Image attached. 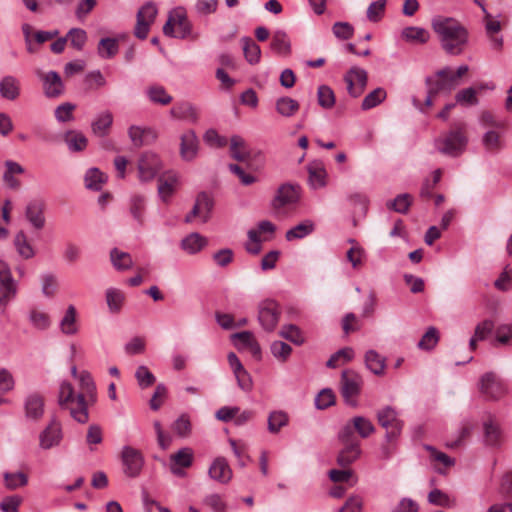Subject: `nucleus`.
I'll return each instance as SVG.
<instances>
[{"instance_id": "2", "label": "nucleus", "mask_w": 512, "mask_h": 512, "mask_svg": "<svg viewBox=\"0 0 512 512\" xmlns=\"http://www.w3.org/2000/svg\"><path fill=\"white\" fill-rule=\"evenodd\" d=\"M434 31L439 35L443 49L453 55L460 54L468 39L467 30L454 18L437 16L432 21Z\"/></svg>"}, {"instance_id": "9", "label": "nucleus", "mask_w": 512, "mask_h": 512, "mask_svg": "<svg viewBox=\"0 0 512 512\" xmlns=\"http://www.w3.org/2000/svg\"><path fill=\"white\" fill-rule=\"evenodd\" d=\"M160 157L151 151L143 152L137 162L138 179L141 182L152 181L162 169Z\"/></svg>"}, {"instance_id": "53", "label": "nucleus", "mask_w": 512, "mask_h": 512, "mask_svg": "<svg viewBox=\"0 0 512 512\" xmlns=\"http://www.w3.org/2000/svg\"><path fill=\"white\" fill-rule=\"evenodd\" d=\"M353 357H354V350L350 347H345V348L337 351L335 354H333L327 361L326 365L329 368H336L345 363H348L349 361H351L353 359Z\"/></svg>"}, {"instance_id": "49", "label": "nucleus", "mask_w": 512, "mask_h": 512, "mask_svg": "<svg viewBox=\"0 0 512 512\" xmlns=\"http://www.w3.org/2000/svg\"><path fill=\"white\" fill-rule=\"evenodd\" d=\"M84 181L88 189L99 191L106 182V176L97 168H91L86 172Z\"/></svg>"}, {"instance_id": "43", "label": "nucleus", "mask_w": 512, "mask_h": 512, "mask_svg": "<svg viewBox=\"0 0 512 512\" xmlns=\"http://www.w3.org/2000/svg\"><path fill=\"white\" fill-rule=\"evenodd\" d=\"M329 478L334 483L346 484L348 487H353L357 482V477L348 467L330 470Z\"/></svg>"}, {"instance_id": "16", "label": "nucleus", "mask_w": 512, "mask_h": 512, "mask_svg": "<svg viewBox=\"0 0 512 512\" xmlns=\"http://www.w3.org/2000/svg\"><path fill=\"white\" fill-rule=\"evenodd\" d=\"M281 311L273 300H264L259 306L258 319L264 330L273 331L280 318Z\"/></svg>"}, {"instance_id": "42", "label": "nucleus", "mask_w": 512, "mask_h": 512, "mask_svg": "<svg viewBox=\"0 0 512 512\" xmlns=\"http://www.w3.org/2000/svg\"><path fill=\"white\" fill-rule=\"evenodd\" d=\"M29 321L38 330H47L51 325V319L47 312L37 307L29 310Z\"/></svg>"}, {"instance_id": "62", "label": "nucleus", "mask_w": 512, "mask_h": 512, "mask_svg": "<svg viewBox=\"0 0 512 512\" xmlns=\"http://www.w3.org/2000/svg\"><path fill=\"white\" fill-rule=\"evenodd\" d=\"M279 334L281 337L296 345H301L304 343L302 332L296 325L289 324L283 326Z\"/></svg>"}, {"instance_id": "64", "label": "nucleus", "mask_w": 512, "mask_h": 512, "mask_svg": "<svg viewBox=\"0 0 512 512\" xmlns=\"http://www.w3.org/2000/svg\"><path fill=\"white\" fill-rule=\"evenodd\" d=\"M135 378L139 384V386L143 389L145 388H148L150 386H152L155 381H156V378L155 376L152 374V372L144 365H141L139 366L137 369H136V372H135Z\"/></svg>"}, {"instance_id": "15", "label": "nucleus", "mask_w": 512, "mask_h": 512, "mask_svg": "<svg viewBox=\"0 0 512 512\" xmlns=\"http://www.w3.org/2000/svg\"><path fill=\"white\" fill-rule=\"evenodd\" d=\"M157 12V7L153 2H147L140 8L137 13V23L135 26V36L137 38L145 39L147 37Z\"/></svg>"}, {"instance_id": "59", "label": "nucleus", "mask_w": 512, "mask_h": 512, "mask_svg": "<svg viewBox=\"0 0 512 512\" xmlns=\"http://www.w3.org/2000/svg\"><path fill=\"white\" fill-rule=\"evenodd\" d=\"M288 424V416L283 411H274L268 417V430L271 433H278L280 429Z\"/></svg>"}, {"instance_id": "17", "label": "nucleus", "mask_w": 512, "mask_h": 512, "mask_svg": "<svg viewBox=\"0 0 512 512\" xmlns=\"http://www.w3.org/2000/svg\"><path fill=\"white\" fill-rule=\"evenodd\" d=\"M213 200L206 193H200L195 201L192 211L186 215L185 222L191 223L198 218L202 223H206L210 219L213 209Z\"/></svg>"}, {"instance_id": "10", "label": "nucleus", "mask_w": 512, "mask_h": 512, "mask_svg": "<svg viewBox=\"0 0 512 512\" xmlns=\"http://www.w3.org/2000/svg\"><path fill=\"white\" fill-rule=\"evenodd\" d=\"M120 459L126 476L136 478L140 475L145 462L140 450L132 446H124L120 453Z\"/></svg>"}, {"instance_id": "28", "label": "nucleus", "mask_w": 512, "mask_h": 512, "mask_svg": "<svg viewBox=\"0 0 512 512\" xmlns=\"http://www.w3.org/2000/svg\"><path fill=\"white\" fill-rule=\"evenodd\" d=\"M45 204L41 200H32L26 207V218L35 229H42L45 225Z\"/></svg>"}, {"instance_id": "63", "label": "nucleus", "mask_w": 512, "mask_h": 512, "mask_svg": "<svg viewBox=\"0 0 512 512\" xmlns=\"http://www.w3.org/2000/svg\"><path fill=\"white\" fill-rule=\"evenodd\" d=\"M386 98V91L382 88H377L369 93L362 102V109L369 110L379 105Z\"/></svg>"}, {"instance_id": "12", "label": "nucleus", "mask_w": 512, "mask_h": 512, "mask_svg": "<svg viewBox=\"0 0 512 512\" xmlns=\"http://www.w3.org/2000/svg\"><path fill=\"white\" fill-rule=\"evenodd\" d=\"M362 386L361 376L352 370H345L341 376V394L349 405L356 404V397L359 395Z\"/></svg>"}, {"instance_id": "47", "label": "nucleus", "mask_w": 512, "mask_h": 512, "mask_svg": "<svg viewBox=\"0 0 512 512\" xmlns=\"http://www.w3.org/2000/svg\"><path fill=\"white\" fill-rule=\"evenodd\" d=\"M430 452V459L433 462L434 468L439 473H444L445 469L454 464V461L445 453L437 451L435 448L427 447Z\"/></svg>"}, {"instance_id": "29", "label": "nucleus", "mask_w": 512, "mask_h": 512, "mask_svg": "<svg viewBox=\"0 0 512 512\" xmlns=\"http://www.w3.org/2000/svg\"><path fill=\"white\" fill-rule=\"evenodd\" d=\"M484 23L486 32L491 40L492 47L496 50H501L503 46L502 37L497 36L502 28V22L492 16L488 11H485Z\"/></svg>"}, {"instance_id": "25", "label": "nucleus", "mask_w": 512, "mask_h": 512, "mask_svg": "<svg viewBox=\"0 0 512 512\" xmlns=\"http://www.w3.org/2000/svg\"><path fill=\"white\" fill-rule=\"evenodd\" d=\"M209 477L221 484L230 482L233 476L231 467L224 457H217L208 470Z\"/></svg>"}, {"instance_id": "40", "label": "nucleus", "mask_w": 512, "mask_h": 512, "mask_svg": "<svg viewBox=\"0 0 512 512\" xmlns=\"http://www.w3.org/2000/svg\"><path fill=\"white\" fill-rule=\"evenodd\" d=\"M271 49L282 56H288L290 54V40L284 31L278 30L274 32L271 41Z\"/></svg>"}, {"instance_id": "51", "label": "nucleus", "mask_w": 512, "mask_h": 512, "mask_svg": "<svg viewBox=\"0 0 512 512\" xmlns=\"http://www.w3.org/2000/svg\"><path fill=\"white\" fill-rule=\"evenodd\" d=\"M110 258L113 266L117 270H127L133 265L131 255L117 248L111 250Z\"/></svg>"}, {"instance_id": "54", "label": "nucleus", "mask_w": 512, "mask_h": 512, "mask_svg": "<svg viewBox=\"0 0 512 512\" xmlns=\"http://www.w3.org/2000/svg\"><path fill=\"white\" fill-rule=\"evenodd\" d=\"M402 37L413 43H426L429 39V33L427 30L419 27H407L402 31Z\"/></svg>"}, {"instance_id": "6", "label": "nucleus", "mask_w": 512, "mask_h": 512, "mask_svg": "<svg viewBox=\"0 0 512 512\" xmlns=\"http://www.w3.org/2000/svg\"><path fill=\"white\" fill-rule=\"evenodd\" d=\"M163 32L167 36L177 38H186L191 34V24L183 7H177L170 12Z\"/></svg>"}, {"instance_id": "5", "label": "nucleus", "mask_w": 512, "mask_h": 512, "mask_svg": "<svg viewBox=\"0 0 512 512\" xmlns=\"http://www.w3.org/2000/svg\"><path fill=\"white\" fill-rule=\"evenodd\" d=\"M300 200V187L298 185L285 183L276 191L272 200V207L278 215H288L293 212Z\"/></svg>"}, {"instance_id": "14", "label": "nucleus", "mask_w": 512, "mask_h": 512, "mask_svg": "<svg viewBox=\"0 0 512 512\" xmlns=\"http://www.w3.org/2000/svg\"><path fill=\"white\" fill-rule=\"evenodd\" d=\"M275 231V225L269 221L259 223L257 229H251L248 232V238L245 248L248 253L256 255L262 249V243L268 240L267 233L272 234Z\"/></svg>"}, {"instance_id": "52", "label": "nucleus", "mask_w": 512, "mask_h": 512, "mask_svg": "<svg viewBox=\"0 0 512 512\" xmlns=\"http://www.w3.org/2000/svg\"><path fill=\"white\" fill-rule=\"evenodd\" d=\"M145 205L146 200L142 195H134L130 202V213L133 218L140 224L143 225L145 218Z\"/></svg>"}, {"instance_id": "57", "label": "nucleus", "mask_w": 512, "mask_h": 512, "mask_svg": "<svg viewBox=\"0 0 512 512\" xmlns=\"http://www.w3.org/2000/svg\"><path fill=\"white\" fill-rule=\"evenodd\" d=\"M231 155L238 161H246L248 159V151L245 141L239 136H233L230 143Z\"/></svg>"}, {"instance_id": "30", "label": "nucleus", "mask_w": 512, "mask_h": 512, "mask_svg": "<svg viewBox=\"0 0 512 512\" xmlns=\"http://www.w3.org/2000/svg\"><path fill=\"white\" fill-rule=\"evenodd\" d=\"M208 244L206 237L199 233H191L181 240L180 247L190 255H194L203 250Z\"/></svg>"}, {"instance_id": "20", "label": "nucleus", "mask_w": 512, "mask_h": 512, "mask_svg": "<svg viewBox=\"0 0 512 512\" xmlns=\"http://www.w3.org/2000/svg\"><path fill=\"white\" fill-rule=\"evenodd\" d=\"M484 440L489 446H499L503 435L498 419L495 415L487 414L483 419Z\"/></svg>"}, {"instance_id": "7", "label": "nucleus", "mask_w": 512, "mask_h": 512, "mask_svg": "<svg viewBox=\"0 0 512 512\" xmlns=\"http://www.w3.org/2000/svg\"><path fill=\"white\" fill-rule=\"evenodd\" d=\"M338 437L342 448L337 463L343 468L349 467L361 454L360 441L358 438H350L348 428H342Z\"/></svg>"}, {"instance_id": "58", "label": "nucleus", "mask_w": 512, "mask_h": 512, "mask_svg": "<svg viewBox=\"0 0 512 512\" xmlns=\"http://www.w3.org/2000/svg\"><path fill=\"white\" fill-rule=\"evenodd\" d=\"M5 487L9 490H15L23 487L28 483V477L22 472L10 473L6 472L3 475Z\"/></svg>"}, {"instance_id": "4", "label": "nucleus", "mask_w": 512, "mask_h": 512, "mask_svg": "<svg viewBox=\"0 0 512 512\" xmlns=\"http://www.w3.org/2000/svg\"><path fill=\"white\" fill-rule=\"evenodd\" d=\"M468 142L466 124L454 123L450 130L436 141V147L442 154L457 157L461 155Z\"/></svg>"}, {"instance_id": "13", "label": "nucleus", "mask_w": 512, "mask_h": 512, "mask_svg": "<svg viewBox=\"0 0 512 512\" xmlns=\"http://www.w3.org/2000/svg\"><path fill=\"white\" fill-rule=\"evenodd\" d=\"M378 423L386 430V437L392 439L397 437L402 430L403 422L398 418L397 411L386 406L377 412Z\"/></svg>"}, {"instance_id": "36", "label": "nucleus", "mask_w": 512, "mask_h": 512, "mask_svg": "<svg viewBox=\"0 0 512 512\" xmlns=\"http://www.w3.org/2000/svg\"><path fill=\"white\" fill-rule=\"evenodd\" d=\"M128 135L135 147H141L148 143V138L155 139L156 135L150 128L132 125L128 129Z\"/></svg>"}, {"instance_id": "33", "label": "nucleus", "mask_w": 512, "mask_h": 512, "mask_svg": "<svg viewBox=\"0 0 512 512\" xmlns=\"http://www.w3.org/2000/svg\"><path fill=\"white\" fill-rule=\"evenodd\" d=\"M0 95L10 101L16 100L20 95V82L11 75L3 77L0 81Z\"/></svg>"}, {"instance_id": "50", "label": "nucleus", "mask_w": 512, "mask_h": 512, "mask_svg": "<svg viewBox=\"0 0 512 512\" xmlns=\"http://www.w3.org/2000/svg\"><path fill=\"white\" fill-rule=\"evenodd\" d=\"M149 99L156 104L168 105L172 102L173 98L167 93L165 88L160 85H152L147 89Z\"/></svg>"}, {"instance_id": "18", "label": "nucleus", "mask_w": 512, "mask_h": 512, "mask_svg": "<svg viewBox=\"0 0 512 512\" xmlns=\"http://www.w3.org/2000/svg\"><path fill=\"white\" fill-rule=\"evenodd\" d=\"M37 75L43 81L44 94L48 98H57L63 94V82L57 72L38 71Z\"/></svg>"}, {"instance_id": "19", "label": "nucleus", "mask_w": 512, "mask_h": 512, "mask_svg": "<svg viewBox=\"0 0 512 512\" xmlns=\"http://www.w3.org/2000/svg\"><path fill=\"white\" fill-rule=\"evenodd\" d=\"M62 428L57 419H52L49 425L41 432L39 444L42 449H51L58 446L62 440Z\"/></svg>"}, {"instance_id": "48", "label": "nucleus", "mask_w": 512, "mask_h": 512, "mask_svg": "<svg viewBox=\"0 0 512 512\" xmlns=\"http://www.w3.org/2000/svg\"><path fill=\"white\" fill-rule=\"evenodd\" d=\"M125 301V294L116 288H109L106 290V302L110 312H120Z\"/></svg>"}, {"instance_id": "8", "label": "nucleus", "mask_w": 512, "mask_h": 512, "mask_svg": "<svg viewBox=\"0 0 512 512\" xmlns=\"http://www.w3.org/2000/svg\"><path fill=\"white\" fill-rule=\"evenodd\" d=\"M18 293V283L13 278L10 266L0 259V307L5 309Z\"/></svg>"}, {"instance_id": "41", "label": "nucleus", "mask_w": 512, "mask_h": 512, "mask_svg": "<svg viewBox=\"0 0 512 512\" xmlns=\"http://www.w3.org/2000/svg\"><path fill=\"white\" fill-rule=\"evenodd\" d=\"M366 367L375 375H383L385 371V358L375 350H368L365 353Z\"/></svg>"}, {"instance_id": "55", "label": "nucleus", "mask_w": 512, "mask_h": 512, "mask_svg": "<svg viewBox=\"0 0 512 512\" xmlns=\"http://www.w3.org/2000/svg\"><path fill=\"white\" fill-rule=\"evenodd\" d=\"M14 244L18 254L24 259H30L34 256L35 252L32 245L28 242L24 232H19L15 239Z\"/></svg>"}, {"instance_id": "1", "label": "nucleus", "mask_w": 512, "mask_h": 512, "mask_svg": "<svg viewBox=\"0 0 512 512\" xmlns=\"http://www.w3.org/2000/svg\"><path fill=\"white\" fill-rule=\"evenodd\" d=\"M79 393L68 381L60 384L58 403L61 408L67 409L71 417L78 423L84 424L89 420L88 409L97 401L96 386L91 374L87 371L79 373Z\"/></svg>"}, {"instance_id": "60", "label": "nucleus", "mask_w": 512, "mask_h": 512, "mask_svg": "<svg viewBox=\"0 0 512 512\" xmlns=\"http://www.w3.org/2000/svg\"><path fill=\"white\" fill-rule=\"evenodd\" d=\"M243 51L246 60L251 64H256L260 60V47L250 38L243 40Z\"/></svg>"}, {"instance_id": "27", "label": "nucleus", "mask_w": 512, "mask_h": 512, "mask_svg": "<svg viewBox=\"0 0 512 512\" xmlns=\"http://www.w3.org/2000/svg\"><path fill=\"white\" fill-rule=\"evenodd\" d=\"M178 185V176L174 172H166L158 179V194L164 203H169Z\"/></svg>"}, {"instance_id": "61", "label": "nucleus", "mask_w": 512, "mask_h": 512, "mask_svg": "<svg viewBox=\"0 0 512 512\" xmlns=\"http://www.w3.org/2000/svg\"><path fill=\"white\" fill-rule=\"evenodd\" d=\"M319 105L324 109H330L335 104V94L327 85H321L317 91Z\"/></svg>"}, {"instance_id": "44", "label": "nucleus", "mask_w": 512, "mask_h": 512, "mask_svg": "<svg viewBox=\"0 0 512 512\" xmlns=\"http://www.w3.org/2000/svg\"><path fill=\"white\" fill-rule=\"evenodd\" d=\"M170 114L175 119H181V120H190L195 122L198 118L196 109L187 102L180 103L176 106H174L170 110Z\"/></svg>"}, {"instance_id": "35", "label": "nucleus", "mask_w": 512, "mask_h": 512, "mask_svg": "<svg viewBox=\"0 0 512 512\" xmlns=\"http://www.w3.org/2000/svg\"><path fill=\"white\" fill-rule=\"evenodd\" d=\"M59 326L65 335H75L78 332L77 311L73 305L68 306Z\"/></svg>"}, {"instance_id": "46", "label": "nucleus", "mask_w": 512, "mask_h": 512, "mask_svg": "<svg viewBox=\"0 0 512 512\" xmlns=\"http://www.w3.org/2000/svg\"><path fill=\"white\" fill-rule=\"evenodd\" d=\"M275 107H276V111L280 115H282L284 117H292L293 115H295L298 112L300 105L296 100L285 96V97L279 98L276 101Z\"/></svg>"}, {"instance_id": "32", "label": "nucleus", "mask_w": 512, "mask_h": 512, "mask_svg": "<svg viewBox=\"0 0 512 512\" xmlns=\"http://www.w3.org/2000/svg\"><path fill=\"white\" fill-rule=\"evenodd\" d=\"M5 172L3 174L4 183L11 189H18L21 185L20 181L16 179V175L24 173V168L17 162L7 160L4 163Z\"/></svg>"}, {"instance_id": "24", "label": "nucleus", "mask_w": 512, "mask_h": 512, "mask_svg": "<svg viewBox=\"0 0 512 512\" xmlns=\"http://www.w3.org/2000/svg\"><path fill=\"white\" fill-rule=\"evenodd\" d=\"M343 428H348L350 438H358L356 433L361 438H367L375 431V427L372 422L362 416L353 417L343 426Z\"/></svg>"}, {"instance_id": "39", "label": "nucleus", "mask_w": 512, "mask_h": 512, "mask_svg": "<svg viewBox=\"0 0 512 512\" xmlns=\"http://www.w3.org/2000/svg\"><path fill=\"white\" fill-rule=\"evenodd\" d=\"M315 229V224L312 220H304L301 223L297 224L293 228L289 229L286 232V240L293 241L298 239H303L306 236L310 235Z\"/></svg>"}, {"instance_id": "37", "label": "nucleus", "mask_w": 512, "mask_h": 512, "mask_svg": "<svg viewBox=\"0 0 512 512\" xmlns=\"http://www.w3.org/2000/svg\"><path fill=\"white\" fill-rule=\"evenodd\" d=\"M494 326V322L490 319H485L476 325L474 335L469 342V347L472 351L476 350L478 341L485 340L491 334Z\"/></svg>"}, {"instance_id": "31", "label": "nucleus", "mask_w": 512, "mask_h": 512, "mask_svg": "<svg viewBox=\"0 0 512 512\" xmlns=\"http://www.w3.org/2000/svg\"><path fill=\"white\" fill-rule=\"evenodd\" d=\"M44 413V398L40 394L33 393L25 400L26 417L32 420H39Z\"/></svg>"}, {"instance_id": "38", "label": "nucleus", "mask_w": 512, "mask_h": 512, "mask_svg": "<svg viewBox=\"0 0 512 512\" xmlns=\"http://www.w3.org/2000/svg\"><path fill=\"white\" fill-rule=\"evenodd\" d=\"M112 123V113L109 111L102 112L92 122V132L99 137H104L109 133Z\"/></svg>"}, {"instance_id": "56", "label": "nucleus", "mask_w": 512, "mask_h": 512, "mask_svg": "<svg viewBox=\"0 0 512 512\" xmlns=\"http://www.w3.org/2000/svg\"><path fill=\"white\" fill-rule=\"evenodd\" d=\"M65 142L73 151H82L87 146V138L84 134L77 131H69L65 135Z\"/></svg>"}, {"instance_id": "22", "label": "nucleus", "mask_w": 512, "mask_h": 512, "mask_svg": "<svg viewBox=\"0 0 512 512\" xmlns=\"http://www.w3.org/2000/svg\"><path fill=\"white\" fill-rule=\"evenodd\" d=\"M193 463V451L190 448H182L178 452L170 455V471L178 476H185V468H189Z\"/></svg>"}, {"instance_id": "34", "label": "nucleus", "mask_w": 512, "mask_h": 512, "mask_svg": "<svg viewBox=\"0 0 512 512\" xmlns=\"http://www.w3.org/2000/svg\"><path fill=\"white\" fill-rule=\"evenodd\" d=\"M309 184L313 189H319L326 185L327 173L321 162H313L308 166Z\"/></svg>"}, {"instance_id": "21", "label": "nucleus", "mask_w": 512, "mask_h": 512, "mask_svg": "<svg viewBox=\"0 0 512 512\" xmlns=\"http://www.w3.org/2000/svg\"><path fill=\"white\" fill-rule=\"evenodd\" d=\"M367 78L368 77L365 70L360 68L350 69L345 76L348 93L352 97L360 96L364 92V89L367 85Z\"/></svg>"}, {"instance_id": "26", "label": "nucleus", "mask_w": 512, "mask_h": 512, "mask_svg": "<svg viewBox=\"0 0 512 512\" xmlns=\"http://www.w3.org/2000/svg\"><path fill=\"white\" fill-rule=\"evenodd\" d=\"M180 156L185 161H192L198 153L199 140L193 130H188L181 135Z\"/></svg>"}, {"instance_id": "3", "label": "nucleus", "mask_w": 512, "mask_h": 512, "mask_svg": "<svg viewBox=\"0 0 512 512\" xmlns=\"http://www.w3.org/2000/svg\"><path fill=\"white\" fill-rule=\"evenodd\" d=\"M468 72L467 66H460L456 72L446 68L437 72L435 77H429L426 80L427 96L424 102L426 107L432 106L434 99L440 93H449L457 85L460 79Z\"/></svg>"}, {"instance_id": "23", "label": "nucleus", "mask_w": 512, "mask_h": 512, "mask_svg": "<svg viewBox=\"0 0 512 512\" xmlns=\"http://www.w3.org/2000/svg\"><path fill=\"white\" fill-rule=\"evenodd\" d=\"M235 347L239 350L247 349L255 358H260L261 348L250 331H242L231 335Z\"/></svg>"}, {"instance_id": "45", "label": "nucleus", "mask_w": 512, "mask_h": 512, "mask_svg": "<svg viewBox=\"0 0 512 512\" xmlns=\"http://www.w3.org/2000/svg\"><path fill=\"white\" fill-rule=\"evenodd\" d=\"M119 50V44L115 38H102L97 47L98 55L103 59L113 58Z\"/></svg>"}, {"instance_id": "11", "label": "nucleus", "mask_w": 512, "mask_h": 512, "mask_svg": "<svg viewBox=\"0 0 512 512\" xmlns=\"http://www.w3.org/2000/svg\"><path fill=\"white\" fill-rule=\"evenodd\" d=\"M479 390L480 393L489 400H498L507 392L505 383L493 372H487L481 377Z\"/></svg>"}]
</instances>
